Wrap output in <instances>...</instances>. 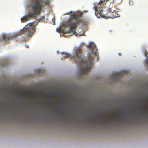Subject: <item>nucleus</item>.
Returning a JSON list of instances; mask_svg holds the SVG:
<instances>
[{
  "mask_svg": "<svg viewBox=\"0 0 148 148\" xmlns=\"http://www.w3.org/2000/svg\"><path fill=\"white\" fill-rule=\"evenodd\" d=\"M83 44L79 46L75 47L73 49V53L72 55L66 53H64L63 54L65 55L66 58L69 57L72 59L77 64L80 68L82 74H86L89 71L92 64L93 58L91 55L93 54L94 56L97 55L96 51V46L95 44L91 43L88 47L91 51L89 52L88 60L82 58L81 55L83 52Z\"/></svg>",
  "mask_w": 148,
  "mask_h": 148,
  "instance_id": "f257e3e1",
  "label": "nucleus"
},
{
  "mask_svg": "<svg viewBox=\"0 0 148 148\" xmlns=\"http://www.w3.org/2000/svg\"><path fill=\"white\" fill-rule=\"evenodd\" d=\"M70 13V16L69 20L66 21L65 23L62 24L64 27H70V29L66 31L65 29L62 28H57V31L58 32H61L64 34H70L71 35L73 34L75 32V29L77 27V24L82 21L81 17L82 13L79 12L70 11V12L65 14H68Z\"/></svg>",
  "mask_w": 148,
  "mask_h": 148,
  "instance_id": "f03ea898",
  "label": "nucleus"
},
{
  "mask_svg": "<svg viewBox=\"0 0 148 148\" xmlns=\"http://www.w3.org/2000/svg\"><path fill=\"white\" fill-rule=\"evenodd\" d=\"M49 4L48 1L43 2L42 0H32L27 6L31 12H29L26 15L21 18L22 22H26L31 18L36 17L41 13L42 8Z\"/></svg>",
  "mask_w": 148,
  "mask_h": 148,
  "instance_id": "7ed1b4c3",
  "label": "nucleus"
},
{
  "mask_svg": "<svg viewBox=\"0 0 148 148\" xmlns=\"http://www.w3.org/2000/svg\"><path fill=\"white\" fill-rule=\"evenodd\" d=\"M28 25H29L28 27L24 28L18 33L12 36H10L7 34H3L2 38V40L5 42L9 41L16 38L18 36L24 34L25 32L27 33V36L28 37H31L35 32V23H30Z\"/></svg>",
  "mask_w": 148,
  "mask_h": 148,
  "instance_id": "20e7f679",
  "label": "nucleus"
},
{
  "mask_svg": "<svg viewBox=\"0 0 148 148\" xmlns=\"http://www.w3.org/2000/svg\"><path fill=\"white\" fill-rule=\"evenodd\" d=\"M107 1L108 0H101L97 5L94 6L95 14L98 18L108 17L107 12L103 10V5L106 4Z\"/></svg>",
  "mask_w": 148,
  "mask_h": 148,
  "instance_id": "39448f33",
  "label": "nucleus"
},
{
  "mask_svg": "<svg viewBox=\"0 0 148 148\" xmlns=\"http://www.w3.org/2000/svg\"><path fill=\"white\" fill-rule=\"evenodd\" d=\"M8 64V62L6 61H4L3 62L1 63H0V65L1 66H7Z\"/></svg>",
  "mask_w": 148,
  "mask_h": 148,
  "instance_id": "423d86ee",
  "label": "nucleus"
},
{
  "mask_svg": "<svg viewBox=\"0 0 148 148\" xmlns=\"http://www.w3.org/2000/svg\"><path fill=\"white\" fill-rule=\"evenodd\" d=\"M110 10L112 13L114 14H116V12L115 10H114L113 9V8H112L110 9Z\"/></svg>",
  "mask_w": 148,
  "mask_h": 148,
  "instance_id": "0eeeda50",
  "label": "nucleus"
},
{
  "mask_svg": "<svg viewBox=\"0 0 148 148\" xmlns=\"http://www.w3.org/2000/svg\"><path fill=\"white\" fill-rule=\"evenodd\" d=\"M115 1L117 4H119L121 1V0H115Z\"/></svg>",
  "mask_w": 148,
  "mask_h": 148,
  "instance_id": "6e6552de",
  "label": "nucleus"
},
{
  "mask_svg": "<svg viewBox=\"0 0 148 148\" xmlns=\"http://www.w3.org/2000/svg\"><path fill=\"white\" fill-rule=\"evenodd\" d=\"M45 17L44 16H42L41 18L39 19V20L40 21L43 20H44Z\"/></svg>",
  "mask_w": 148,
  "mask_h": 148,
  "instance_id": "1a4fd4ad",
  "label": "nucleus"
},
{
  "mask_svg": "<svg viewBox=\"0 0 148 148\" xmlns=\"http://www.w3.org/2000/svg\"><path fill=\"white\" fill-rule=\"evenodd\" d=\"M148 96H146L145 97H143V98L144 99H146L147 100L148 99Z\"/></svg>",
  "mask_w": 148,
  "mask_h": 148,
  "instance_id": "9d476101",
  "label": "nucleus"
},
{
  "mask_svg": "<svg viewBox=\"0 0 148 148\" xmlns=\"http://www.w3.org/2000/svg\"><path fill=\"white\" fill-rule=\"evenodd\" d=\"M41 70L39 69L37 70V72L38 73H40L41 72Z\"/></svg>",
  "mask_w": 148,
  "mask_h": 148,
  "instance_id": "9b49d317",
  "label": "nucleus"
},
{
  "mask_svg": "<svg viewBox=\"0 0 148 148\" xmlns=\"http://www.w3.org/2000/svg\"><path fill=\"white\" fill-rule=\"evenodd\" d=\"M52 21H54V24L55 25V18H53L52 19Z\"/></svg>",
  "mask_w": 148,
  "mask_h": 148,
  "instance_id": "f8f14e48",
  "label": "nucleus"
},
{
  "mask_svg": "<svg viewBox=\"0 0 148 148\" xmlns=\"http://www.w3.org/2000/svg\"><path fill=\"white\" fill-rule=\"evenodd\" d=\"M25 46L27 48H28L29 47V45H25Z\"/></svg>",
  "mask_w": 148,
  "mask_h": 148,
  "instance_id": "ddd939ff",
  "label": "nucleus"
},
{
  "mask_svg": "<svg viewBox=\"0 0 148 148\" xmlns=\"http://www.w3.org/2000/svg\"><path fill=\"white\" fill-rule=\"evenodd\" d=\"M113 15H114V14H113ZM115 17H118L119 16V14H117V15H115Z\"/></svg>",
  "mask_w": 148,
  "mask_h": 148,
  "instance_id": "4468645a",
  "label": "nucleus"
},
{
  "mask_svg": "<svg viewBox=\"0 0 148 148\" xmlns=\"http://www.w3.org/2000/svg\"><path fill=\"white\" fill-rule=\"evenodd\" d=\"M146 62H147V64L148 65V58L147 59V60H146Z\"/></svg>",
  "mask_w": 148,
  "mask_h": 148,
  "instance_id": "2eb2a0df",
  "label": "nucleus"
},
{
  "mask_svg": "<svg viewBox=\"0 0 148 148\" xmlns=\"http://www.w3.org/2000/svg\"><path fill=\"white\" fill-rule=\"evenodd\" d=\"M84 12H87V11H84Z\"/></svg>",
  "mask_w": 148,
  "mask_h": 148,
  "instance_id": "dca6fc26",
  "label": "nucleus"
},
{
  "mask_svg": "<svg viewBox=\"0 0 148 148\" xmlns=\"http://www.w3.org/2000/svg\"><path fill=\"white\" fill-rule=\"evenodd\" d=\"M140 106H143V105H140Z\"/></svg>",
  "mask_w": 148,
  "mask_h": 148,
  "instance_id": "f3484780",
  "label": "nucleus"
},
{
  "mask_svg": "<svg viewBox=\"0 0 148 148\" xmlns=\"http://www.w3.org/2000/svg\"><path fill=\"white\" fill-rule=\"evenodd\" d=\"M110 111H109V114H110Z\"/></svg>",
  "mask_w": 148,
  "mask_h": 148,
  "instance_id": "a211bd4d",
  "label": "nucleus"
},
{
  "mask_svg": "<svg viewBox=\"0 0 148 148\" xmlns=\"http://www.w3.org/2000/svg\"><path fill=\"white\" fill-rule=\"evenodd\" d=\"M63 58H62V59H63Z\"/></svg>",
  "mask_w": 148,
  "mask_h": 148,
  "instance_id": "6ab92c4d",
  "label": "nucleus"
}]
</instances>
